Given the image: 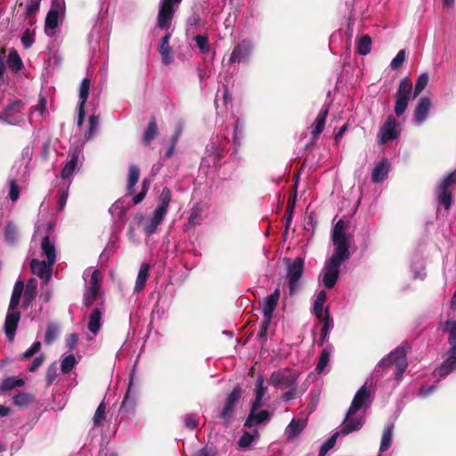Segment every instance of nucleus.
<instances>
[{
	"instance_id": "1",
	"label": "nucleus",
	"mask_w": 456,
	"mask_h": 456,
	"mask_svg": "<svg viewBox=\"0 0 456 456\" xmlns=\"http://www.w3.org/2000/svg\"><path fill=\"white\" fill-rule=\"evenodd\" d=\"M24 283L18 280L13 287L12 297L8 305L7 314L4 320V330L8 341L12 342L15 338L16 330L20 321L21 314L18 310L22 293Z\"/></svg>"
},
{
	"instance_id": "2",
	"label": "nucleus",
	"mask_w": 456,
	"mask_h": 456,
	"mask_svg": "<svg viewBox=\"0 0 456 456\" xmlns=\"http://www.w3.org/2000/svg\"><path fill=\"white\" fill-rule=\"evenodd\" d=\"M445 324L448 327V343L451 347L445 354L444 361L434 371L440 378H444L456 370V320L447 321Z\"/></svg>"
},
{
	"instance_id": "3",
	"label": "nucleus",
	"mask_w": 456,
	"mask_h": 456,
	"mask_svg": "<svg viewBox=\"0 0 456 456\" xmlns=\"http://www.w3.org/2000/svg\"><path fill=\"white\" fill-rule=\"evenodd\" d=\"M345 230L346 224L342 219L338 220L332 229V241L335 248L329 260H334V262L340 265L350 256L349 244Z\"/></svg>"
},
{
	"instance_id": "4",
	"label": "nucleus",
	"mask_w": 456,
	"mask_h": 456,
	"mask_svg": "<svg viewBox=\"0 0 456 456\" xmlns=\"http://www.w3.org/2000/svg\"><path fill=\"white\" fill-rule=\"evenodd\" d=\"M393 364L395 365L396 369L395 379H401L408 367L407 352L403 346H397L387 357L381 359L377 365V371H379L381 368L390 367Z\"/></svg>"
},
{
	"instance_id": "5",
	"label": "nucleus",
	"mask_w": 456,
	"mask_h": 456,
	"mask_svg": "<svg viewBox=\"0 0 456 456\" xmlns=\"http://www.w3.org/2000/svg\"><path fill=\"white\" fill-rule=\"evenodd\" d=\"M411 93L412 83L408 77H405L400 81L397 91L395 94V113L397 117L402 116L405 112L411 99Z\"/></svg>"
},
{
	"instance_id": "6",
	"label": "nucleus",
	"mask_w": 456,
	"mask_h": 456,
	"mask_svg": "<svg viewBox=\"0 0 456 456\" xmlns=\"http://www.w3.org/2000/svg\"><path fill=\"white\" fill-rule=\"evenodd\" d=\"M453 186H456V171L449 173L436 187L437 201L444 206L445 210L451 208Z\"/></svg>"
},
{
	"instance_id": "7",
	"label": "nucleus",
	"mask_w": 456,
	"mask_h": 456,
	"mask_svg": "<svg viewBox=\"0 0 456 456\" xmlns=\"http://www.w3.org/2000/svg\"><path fill=\"white\" fill-rule=\"evenodd\" d=\"M287 263V278L289 280V295L295 294L298 289V281L303 275L305 260L303 257H296L292 262L289 259H285Z\"/></svg>"
},
{
	"instance_id": "8",
	"label": "nucleus",
	"mask_w": 456,
	"mask_h": 456,
	"mask_svg": "<svg viewBox=\"0 0 456 456\" xmlns=\"http://www.w3.org/2000/svg\"><path fill=\"white\" fill-rule=\"evenodd\" d=\"M280 299V289L277 288L271 295L265 297L263 306L264 320L261 324L260 332L258 338L265 336L266 333L271 320L273 318V313L278 305Z\"/></svg>"
},
{
	"instance_id": "9",
	"label": "nucleus",
	"mask_w": 456,
	"mask_h": 456,
	"mask_svg": "<svg viewBox=\"0 0 456 456\" xmlns=\"http://www.w3.org/2000/svg\"><path fill=\"white\" fill-rule=\"evenodd\" d=\"M298 372L292 369H281L273 372L270 377V383L281 389L297 387Z\"/></svg>"
},
{
	"instance_id": "10",
	"label": "nucleus",
	"mask_w": 456,
	"mask_h": 456,
	"mask_svg": "<svg viewBox=\"0 0 456 456\" xmlns=\"http://www.w3.org/2000/svg\"><path fill=\"white\" fill-rule=\"evenodd\" d=\"M182 0H160L159 10L157 17V26L161 29H168L171 26L175 9Z\"/></svg>"
},
{
	"instance_id": "11",
	"label": "nucleus",
	"mask_w": 456,
	"mask_h": 456,
	"mask_svg": "<svg viewBox=\"0 0 456 456\" xmlns=\"http://www.w3.org/2000/svg\"><path fill=\"white\" fill-rule=\"evenodd\" d=\"M22 102L20 100L13 101L4 108L0 112V121L9 126H18L23 122L20 110Z\"/></svg>"
},
{
	"instance_id": "12",
	"label": "nucleus",
	"mask_w": 456,
	"mask_h": 456,
	"mask_svg": "<svg viewBox=\"0 0 456 456\" xmlns=\"http://www.w3.org/2000/svg\"><path fill=\"white\" fill-rule=\"evenodd\" d=\"M171 198V191L167 187H164L159 197V205L153 214L152 219L155 220V223L161 224L163 222L167 213Z\"/></svg>"
},
{
	"instance_id": "13",
	"label": "nucleus",
	"mask_w": 456,
	"mask_h": 456,
	"mask_svg": "<svg viewBox=\"0 0 456 456\" xmlns=\"http://www.w3.org/2000/svg\"><path fill=\"white\" fill-rule=\"evenodd\" d=\"M397 122L393 116H388L386 122L381 126L379 132V142L385 144L389 141L397 138L398 132L396 130Z\"/></svg>"
},
{
	"instance_id": "14",
	"label": "nucleus",
	"mask_w": 456,
	"mask_h": 456,
	"mask_svg": "<svg viewBox=\"0 0 456 456\" xmlns=\"http://www.w3.org/2000/svg\"><path fill=\"white\" fill-rule=\"evenodd\" d=\"M340 264L334 260H327L324 265V273L322 278L323 285L326 289H332L338 280Z\"/></svg>"
},
{
	"instance_id": "15",
	"label": "nucleus",
	"mask_w": 456,
	"mask_h": 456,
	"mask_svg": "<svg viewBox=\"0 0 456 456\" xmlns=\"http://www.w3.org/2000/svg\"><path fill=\"white\" fill-rule=\"evenodd\" d=\"M251 52L252 45H250V43L246 40H243L234 46L229 58V62L232 64L235 62L240 63L247 61L251 55Z\"/></svg>"
},
{
	"instance_id": "16",
	"label": "nucleus",
	"mask_w": 456,
	"mask_h": 456,
	"mask_svg": "<svg viewBox=\"0 0 456 456\" xmlns=\"http://www.w3.org/2000/svg\"><path fill=\"white\" fill-rule=\"evenodd\" d=\"M52 265L49 262L32 259L30 262V269L33 274L43 280V285H47L52 277Z\"/></svg>"
},
{
	"instance_id": "17",
	"label": "nucleus",
	"mask_w": 456,
	"mask_h": 456,
	"mask_svg": "<svg viewBox=\"0 0 456 456\" xmlns=\"http://www.w3.org/2000/svg\"><path fill=\"white\" fill-rule=\"evenodd\" d=\"M59 4L54 1L48 11L45 21V32L48 37H53L54 29L58 27Z\"/></svg>"
},
{
	"instance_id": "18",
	"label": "nucleus",
	"mask_w": 456,
	"mask_h": 456,
	"mask_svg": "<svg viewBox=\"0 0 456 456\" xmlns=\"http://www.w3.org/2000/svg\"><path fill=\"white\" fill-rule=\"evenodd\" d=\"M370 396V392L365 386H362L354 395L351 405L348 409V415L355 414L366 403Z\"/></svg>"
},
{
	"instance_id": "19",
	"label": "nucleus",
	"mask_w": 456,
	"mask_h": 456,
	"mask_svg": "<svg viewBox=\"0 0 456 456\" xmlns=\"http://www.w3.org/2000/svg\"><path fill=\"white\" fill-rule=\"evenodd\" d=\"M431 102L428 97H421L414 110V120L418 123L424 122L429 113Z\"/></svg>"
},
{
	"instance_id": "20",
	"label": "nucleus",
	"mask_w": 456,
	"mask_h": 456,
	"mask_svg": "<svg viewBox=\"0 0 456 456\" xmlns=\"http://www.w3.org/2000/svg\"><path fill=\"white\" fill-rule=\"evenodd\" d=\"M37 281L34 278H30L26 286L24 285L23 289V300H22V307L28 308L32 301L36 298L37 296Z\"/></svg>"
},
{
	"instance_id": "21",
	"label": "nucleus",
	"mask_w": 456,
	"mask_h": 456,
	"mask_svg": "<svg viewBox=\"0 0 456 456\" xmlns=\"http://www.w3.org/2000/svg\"><path fill=\"white\" fill-rule=\"evenodd\" d=\"M69 155L70 159L63 167L61 172V176L63 179L69 178L74 173L78 162L80 151L77 148L70 150Z\"/></svg>"
},
{
	"instance_id": "22",
	"label": "nucleus",
	"mask_w": 456,
	"mask_h": 456,
	"mask_svg": "<svg viewBox=\"0 0 456 456\" xmlns=\"http://www.w3.org/2000/svg\"><path fill=\"white\" fill-rule=\"evenodd\" d=\"M390 164L387 159H382L374 167L371 173V180L373 183H378L383 182L389 172Z\"/></svg>"
},
{
	"instance_id": "23",
	"label": "nucleus",
	"mask_w": 456,
	"mask_h": 456,
	"mask_svg": "<svg viewBox=\"0 0 456 456\" xmlns=\"http://www.w3.org/2000/svg\"><path fill=\"white\" fill-rule=\"evenodd\" d=\"M329 114V107H323L320 110V112L317 115V118H315L314 122L312 125V131L311 134L314 137V139H317L319 134L323 131L325 122L327 116Z\"/></svg>"
},
{
	"instance_id": "24",
	"label": "nucleus",
	"mask_w": 456,
	"mask_h": 456,
	"mask_svg": "<svg viewBox=\"0 0 456 456\" xmlns=\"http://www.w3.org/2000/svg\"><path fill=\"white\" fill-rule=\"evenodd\" d=\"M353 415H348V411L345 417L343 426L341 428L340 433L343 435H348L354 431L359 430L363 425L362 419H352Z\"/></svg>"
},
{
	"instance_id": "25",
	"label": "nucleus",
	"mask_w": 456,
	"mask_h": 456,
	"mask_svg": "<svg viewBox=\"0 0 456 456\" xmlns=\"http://www.w3.org/2000/svg\"><path fill=\"white\" fill-rule=\"evenodd\" d=\"M171 37L170 33H167L160 40L158 45V51L162 55V62L165 65H168L172 61L171 47L169 45V40Z\"/></svg>"
},
{
	"instance_id": "26",
	"label": "nucleus",
	"mask_w": 456,
	"mask_h": 456,
	"mask_svg": "<svg viewBox=\"0 0 456 456\" xmlns=\"http://www.w3.org/2000/svg\"><path fill=\"white\" fill-rule=\"evenodd\" d=\"M158 134V125L155 117H151L147 128L142 134V142L149 145Z\"/></svg>"
},
{
	"instance_id": "27",
	"label": "nucleus",
	"mask_w": 456,
	"mask_h": 456,
	"mask_svg": "<svg viewBox=\"0 0 456 456\" xmlns=\"http://www.w3.org/2000/svg\"><path fill=\"white\" fill-rule=\"evenodd\" d=\"M140 177V168L135 165H130L128 168L126 195H133L134 186L138 183Z\"/></svg>"
},
{
	"instance_id": "28",
	"label": "nucleus",
	"mask_w": 456,
	"mask_h": 456,
	"mask_svg": "<svg viewBox=\"0 0 456 456\" xmlns=\"http://www.w3.org/2000/svg\"><path fill=\"white\" fill-rule=\"evenodd\" d=\"M102 317V312L99 308H94L89 316L87 328L94 335H96L101 329Z\"/></svg>"
},
{
	"instance_id": "29",
	"label": "nucleus",
	"mask_w": 456,
	"mask_h": 456,
	"mask_svg": "<svg viewBox=\"0 0 456 456\" xmlns=\"http://www.w3.org/2000/svg\"><path fill=\"white\" fill-rule=\"evenodd\" d=\"M41 248L44 255H45V256L47 257L49 265H53L56 259L55 247L51 242L48 236H45L42 239Z\"/></svg>"
},
{
	"instance_id": "30",
	"label": "nucleus",
	"mask_w": 456,
	"mask_h": 456,
	"mask_svg": "<svg viewBox=\"0 0 456 456\" xmlns=\"http://www.w3.org/2000/svg\"><path fill=\"white\" fill-rule=\"evenodd\" d=\"M306 422L304 419H292L286 429L288 438L297 436L305 428Z\"/></svg>"
},
{
	"instance_id": "31",
	"label": "nucleus",
	"mask_w": 456,
	"mask_h": 456,
	"mask_svg": "<svg viewBox=\"0 0 456 456\" xmlns=\"http://www.w3.org/2000/svg\"><path fill=\"white\" fill-rule=\"evenodd\" d=\"M149 272H150V265L149 264H142L140 267L135 286H134V291H140L142 290L146 284V281L149 278Z\"/></svg>"
},
{
	"instance_id": "32",
	"label": "nucleus",
	"mask_w": 456,
	"mask_h": 456,
	"mask_svg": "<svg viewBox=\"0 0 456 456\" xmlns=\"http://www.w3.org/2000/svg\"><path fill=\"white\" fill-rule=\"evenodd\" d=\"M371 37L369 35H362L356 41V52L361 55H367L371 50Z\"/></svg>"
},
{
	"instance_id": "33",
	"label": "nucleus",
	"mask_w": 456,
	"mask_h": 456,
	"mask_svg": "<svg viewBox=\"0 0 456 456\" xmlns=\"http://www.w3.org/2000/svg\"><path fill=\"white\" fill-rule=\"evenodd\" d=\"M25 384L24 379L16 377H8L2 381L0 390L3 392L12 390L15 387H23Z\"/></svg>"
},
{
	"instance_id": "34",
	"label": "nucleus",
	"mask_w": 456,
	"mask_h": 456,
	"mask_svg": "<svg viewBox=\"0 0 456 456\" xmlns=\"http://www.w3.org/2000/svg\"><path fill=\"white\" fill-rule=\"evenodd\" d=\"M6 62L9 69L13 72H18L22 67V61L15 50L10 51Z\"/></svg>"
},
{
	"instance_id": "35",
	"label": "nucleus",
	"mask_w": 456,
	"mask_h": 456,
	"mask_svg": "<svg viewBox=\"0 0 456 456\" xmlns=\"http://www.w3.org/2000/svg\"><path fill=\"white\" fill-rule=\"evenodd\" d=\"M392 428H393L391 426H387L384 428V430L382 432L381 443H380V446H379L380 452H384L387 451L392 445V441H393Z\"/></svg>"
},
{
	"instance_id": "36",
	"label": "nucleus",
	"mask_w": 456,
	"mask_h": 456,
	"mask_svg": "<svg viewBox=\"0 0 456 456\" xmlns=\"http://www.w3.org/2000/svg\"><path fill=\"white\" fill-rule=\"evenodd\" d=\"M326 299V292L324 290L320 291L314 304V314L318 319H322L323 317V305Z\"/></svg>"
},
{
	"instance_id": "37",
	"label": "nucleus",
	"mask_w": 456,
	"mask_h": 456,
	"mask_svg": "<svg viewBox=\"0 0 456 456\" xmlns=\"http://www.w3.org/2000/svg\"><path fill=\"white\" fill-rule=\"evenodd\" d=\"M35 399V396L28 393H19L13 397V404L24 408L29 405Z\"/></svg>"
},
{
	"instance_id": "38",
	"label": "nucleus",
	"mask_w": 456,
	"mask_h": 456,
	"mask_svg": "<svg viewBox=\"0 0 456 456\" xmlns=\"http://www.w3.org/2000/svg\"><path fill=\"white\" fill-rule=\"evenodd\" d=\"M106 419V403L104 401L101 402L98 405L95 413L93 418V422L94 427H102L103 425V421Z\"/></svg>"
},
{
	"instance_id": "39",
	"label": "nucleus",
	"mask_w": 456,
	"mask_h": 456,
	"mask_svg": "<svg viewBox=\"0 0 456 456\" xmlns=\"http://www.w3.org/2000/svg\"><path fill=\"white\" fill-rule=\"evenodd\" d=\"M255 395H256V387L253 389ZM251 409L249 415L244 424V427L253 428L256 425V396L251 400Z\"/></svg>"
},
{
	"instance_id": "40",
	"label": "nucleus",
	"mask_w": 456,
	"mask_h": 456,
	"mask_svg": "<svg viewBox=\"0 0 456 456\" xmlns=\"http://www.w3.org/2000/svg\"><path fill=\"white\" fill-rule=\"evenodd\" d=\"M90 79L88 77L83 78L80 88H79V102L78 104L86 105V102L88 99L89 90H90Z\"/></svg>"
},
{
	"instance_id": "41",
	"label": "nucleus",
	"mask_w": 456,
	"mask_h": 456,
	"mask_svg": "<svg viewBox=\"0 0 456 456\" xmlns=\"http://www.w3.org/2000/svg\"><path fill=\"white\" fill-rule=\"evenodd\" d=\"M99 120H100L99 116L91 115L89 117V120H88L89 127H88V130L86 131V133L85 134V137L87 140H92L94 138V136L96 133V130L98 128V126H99Z\"/></svg>"
},
{
	"instance_id": "42",
	"label": "nucleus",
	"mask_w": 456,
	"mask_h": 456,
	"mask_svg": "<svg viewBox=\"0 0 456 456\" xmlns=\"http://www.w3.org/2000/svg\"><path fill=\"white\" fill-rule=\"evenodd\" d=\"M429 77L427 73H422L419 76L415 83V88L413 92V98H416L427 86Z\"/></svg>"
},
{
	"instance_id": "43",
	"label": "nucleus",
	"mask_w": 456,
	"mask_h": 456,
	"mask_svg": "<svg viewBox=\"0 0 456 456\" xmlns=\"http://www.w3.org/2000/svg\"><path fill=\"white\" fill-rule=\"evenodd\" d=\"M77 361L73 354H69L65 356L61 362V370L64 374L69 373L74 366L76 365Z\"/></svg>"
},
{
	"instance_id": "44",
	"label": "nucleus",
	"mask_w": 456,
	"mask_h": 456,
	"mask_svg": "<svg viewBox=\"0 0 456 456\" xmlns=\"http://www.w3.org/2000/svg\"><path fill=\"white\" fill-rule=\"evenodd\" d=\"M234 407L235 405L224 402V407L219 413V418L224 419V424L227 425L232 419L234 413Z\"/></svg>"
},
{
	"instance_id": "45",
	"label": "nucleus",
	"mask_w": 456,
	"mask_h": 456,
	"mask_svg": "<svg viewBox=\"0 0 456 456\" xmlns=\"http://www.w3.org/2000/svg\"><path fill=\"white\" fill-rule=\"evenodd\" d=\"M330 361V352L328 349H323L318 358V362L315 370L318 374L322 373Z\"/></svg>"
},
{
	"instance_id": "46",
	"label": "nucleus",
	"mask_w": 456,
	"mask_h": 456,
	"mask_svg": "<svg viewBox=\"0 0 456 456\" xmlns=\"http://www.w3.org/2000/svg\"><path fill=\"white\" fill-rule=\"evenodd\" d=\"M339 433L333 434L320 448L319 456H325L326 453L334 447Z\"/></svg>"
},
{
	"instance_id": "47",
	"label": "nucleus",
	"mask_w": 456,
	"mask_h": 456,
	"mask_svg": "<svg viewBox=\"0 0 456 456\" xmlns=\"http://www.w3.org/2000/svg\"><path fill=\"white\" fill-rule=\"evenodd\" d=\"M194 40L202 53H208L209 52V42L207 35H197Z\"/></svg>"
},
{
	"instance_id": "48",
	"label": "nucleus",
	"mask_w": 456,
	"mask_h": 456,
	"mask_svg": "<svg viewBox=\"0 0 456 456\" xmlns=\"http://www.w3.org/2000/svg\"><path fill=\"white\" fill-rule=\"evenodd\" d=\"M255 435L249 433L248 431H244L242 436L238 441V447L240 449H246L248 448L252 442L254 441Z\"/></svg>"
},
{
	"instance_id": "49",
	"label": "nucleus",
	"mask_w": 456,
	"mask_h": 456,
	"mask_svg": "<svg viewBox=\"0 0 456 456\" xmlns=\"http://www.w3.org/2000/svg\"><path fill=\"white\" fill-rule=\"evenodd\" d=\"M98 294V289H96L95 287H90V289L85 294L84 305L87 307L91 306L93 303L96 300Z\"/></svg>"
},
{
	"instance_id": "50",
	"label": "nucleus",
	"mask_w": 456,
	"mask_h": 456,
	"mask_svg": "<svg viewBox=\"0 0 456 456\" xmlns=\"http://www.w3.org/2000/svg\"><path fill=\"white\" fill-rule=\"evenodd\" d=\"M183 425L188 429H195L199 425V418L194 413H188L183 417Z\"/></svg>"
},
{
	"instance_id": "51",
	"label": "nucleus",
	"mask_w": 456,
	"mask_h": 456,
	"mask_svg": "<svg viewBox=\"0 0 456 456\" xmlns=\"http://www.w3.org/2000/svg\"><path fill=\"white\" fill-rule=\"evenodd\" d=\"M4 238L8 242H14L17 239V230L14 224L8 223L4 227Z\"/></svg>"
},
{
	"instance_id": "52",
	"label": "nucleus",
	"mask_w": 456,
	"mask_h": 456,
	"mask_svg": "<svg viewBox=\"0 0 456 456\" xmlns=\"http://www.w3.org/2000/svg\"><path fill=\"white\" fill-rule=\"evenodd\" d=\"M40 0H28L27 4L25 15L27 18L33 17L39 10Z\"/></svg>"
},
{
	"instance_id": "53",
	"label": "nucleus",
	"mask_w": 456,
	"mask_h": 456,
	"mask_svg": "<svg viewBox=\"0 0 456 456\" xmlns=\"http://www.w3.org/2000/svg\"><path fill=\"white\" fill-rule=\"evenodd\" d=\"M41 349V343L39 341H36L32 344V346L26 350L21 355L20 359L23 361L28 360L32 357L36 353H37Z\"/></svg>"
},
{
	"instance_id": "54",
	"label": "nucleus",
	"mask_w": 456,
	"mask_h": 456,
	"mask_svg": "<svg viewBox=\"0 0 456 456\" xmlns=\"http://www.w3.org/2000/svg\"><path fill=\"white\" fill-rule=\"evenodd\" d=\"M406 53L404 49L400 50L392 60L390 66L393 69H398L405 61Z\"/></svg>"
},
{
	"instance_id": "55",
	"label": "nucleus",
	"mask_w": 456,
	"mask_h": 456,
	"mask_svg": "<svg viewBox=\"0 0 456 456\" xmlns=\"http://www.w3.org/2000/svg\"><path fill=\"white\" fill-rule=\"evenodd\" d=\"M241 388L240 387V386H236L233 388V390L228 395L224 402L235 405L239 402Z\"/></svg>"
},
{
	"instance_id": "56",
	"label": "nucleus",
	"mask_w": 456,
	"mask_h": 456,
	"mask_svg": "<svg viewBox=\"0 0 456 456\" xmlns=\"http://www.w3.org/2000/svg\"><path fill=\"white\" fill-rule=\"evenodd\" d=\"M58 332V328L54 324H49L46 328L45 342L47 345H51L53 339L55 338Z\"/></svg>"
},
{
	"instance_id": "57",
	"label": "nucleus",
	"mask_w": 456,
	"mask_h": 456,
	"mask_svg": "<svg viewBox=\"0 0 456 456\" xmlns=\"http://www.w3.org/2000/svg\"><path fill=\"white\" fill-rule=\"evenodd\" d=\"M57 368L55 363H52L46 370L45 372V380H46V386L49 387L53 384V382L55 380L57 377Z\"/></svg>"
},
{
	"instance_id": "58",
	"label": "nucleus",
	"mask_w": 456,
	"mask_h": 456,
	"mask_svg": "<svg viewBox=\"0 0 456 456\" xmlns=\"http://www.w3.org/2000/svg\"><path fill=\"white\" fill-rule=\"evenodd\" d=\"M68 188H60L58 190L57 195H58V208L59 210H62L66 205L67 199H68Z\"/></svg>"
},
{
	"instance_id": "59",
	"label": "nucleus",
	"mask_w": 456,
	"mask_h": 456,
	"mask_svg": "<svg viewBox=\"0 0 456 456\" xmlns=\"http://www.w3.org/2000/svg\"><path fill=\"white\" fill-rule=\"evenodd\" d=\"M331 325H332V320L327 314L326 317H325L324 324H323V326L322 328V330H321V340L318 343L319 346H322V344L324 343V341L326 339V337L328 335L329 330H330Z\"/></svg>"
},
{
	"instance_id": "60",
	"label": "nucleus",
	"mask_w": 456,
	"mask_h": 456,
	"mask_svg": "<svg viewBox=\"0 0 456 456\" xmlns=\"http://www.w3.org/2000/svg\"><path fill=\"white\" fill-rule=\"evenodd\" d=\"M20 196V189L15 180L10 181L9 198L12 201H16Z\"/></svg>"
},
{
	"instance_id": "61",
	"label": "nucleus",
	"mask_w": 456,
	"mask_h": 456,
	"mask_svg": "<svg viewBox=\"0 0 456 456\" xmlns=\"http://www.w3.org/2000/svg\"><path fill=\"white\" fill-rule=\"evenodd\" d=\"M21 42H22V45H23L25 49H28V48L31 47V45H32V44L34 42V39H33V35L30 33V30L28 28H27L22 33Z\"/></svg>"
},
{
	"instance_id": "62",
	"label": "nucleus",
	"mask_w": 456,
	"mask_h": 456,
	"mask_svg": "<svg viewBox=\"0 0 456 456\" xmlns=\"http://www.w3.org/2000/svg\"><path fill=\"white\" fill-rule=\"evenodd\" d=\"M44 361L45 356L43 354L36 357L31 362V364L28 366V370L30 372H35L43 364Z\"/></svg>"
},
{
	"instance_id": "63",
	"label": "nucleus",
	"mask_w": 456,
	"mask_h": 456,
	"mask_svg": "<svg viewBox=\"0 0 456 456\" xmlns=\"http://www.w3.org/2000/svg\"><path fill=\"white\" fill-rule=\"evenodd\" d=\"M78 342V336L76 333L69 335L66 338V346L69 349H73Z\"/></svg>"
},
{
	"instance_id": "64",
	"label": "nucleus",
	"mask_w": 456,
	"mask_h": 456,
	"mask_svg": "<svg viewBox=\"0 0 456 456\" xmlns=\"http://www.w3.org/2000/svg\"><path fill=\"white\" fill-rule=\"evenodd\" d=\"M200 215L197 211H192L188 219V225L194 226L200 222Z\"/></svg>"
}]
</instances>
